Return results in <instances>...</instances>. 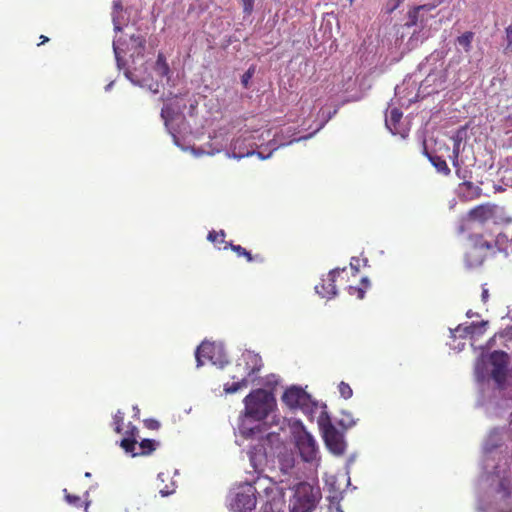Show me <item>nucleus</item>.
<instances>
[{"mask_svg":"<svg viewBox=\"0 0 512 512\" xmlns=\"http://www.w3.org/2000/svg\"><path fill=\"white\" fill-rule=\"evenodd\" d=\"M276 404L273 394L265 389H255L244 398V414L255 421H262Z\"/></svg>","mask_w":512,"mask_h":512,"instance_id":"f257e3e1","label":"nucleus"},{"mask_svg":"<svg viewBox=\"0 0 512 512\" xmlns=\"http://www.w3.org/2000/svg\"><path fill=\"white\" fill-rule=\"evenodd\" d=\"M318 492L309 483L302 482L296 485L291 499V512H311L317 503Z\"/></svg>","mask_w":512,"mask_h":512,"instance_id":"f03ea898","label":"nucleus"},{"mask_svg":"<svg viewBox=\"0 0 512 512\" xmlns=\"http://www.w3.org/2000/svg\"><path fill=\"white\" fill-rule=\"evenodd\" d=\"M282 400L290 408H299L308 415H313L318 409V403L299 387L287 389L282 396Z\"/></svg>","mask_w":512,"mask_h":512,"instance_id":"7ed1b4c3","label":"nucleus"},{"mask_svg":"<svg viewBox=\"0 0 512 512\" xmlns=\"http://www.w3.org/2000/svg\"><path fill=\"white\" fill-rule=\"evenodd\" d=\"M508 242V237L503 233H499L494 242L486 240L483 235H476L472 245L488 258L495 255L497 252H502L508 256L509 247L506 245Z\"/></svg>","mask_w":512,"mask_h":512,"instance_id":"20e7f679","label":"nucleus"},{"mask_svg":"<svg viewBox=\"0 0 512 512\" xmlns=\"http://www.w3.org/2000/svg\"><path fill=\"white\" fill-rule=\"evenodd\" d=\"M498 211L499 208L495 204H480L468 212L467 218L469 221L478 222L481 224H484L489 220H493L495 223L504 224H510L512 222L511 217H505L498 220Z\"/></svg>","mask_w":512,"mask_h":512,"instance_id":"39448f33","label":"nucleus"},{"mask_svg":"<svg viewBox=\"0 0 512 512\" xmlns=\"http://www.w3.org/2000/svg\"><path fill=\"white\" fill-rule=\"evenodd\" d=\"M489 361L492 365V379L499 387H503L507 379L508 354L504 351H494L490 354Z\"/></svg>","mask_w":512,"mask_h":512,"instance_id":"423d86ee","label":"nucleus"},{"mask_svg":"<svg viewBox=\"0 0 512 512\" xmlns=\"http://www.w3.org/2000/svg\"><path fill=\"white\" fill-rule=\"evenodd\" d=\"M243 359L245 360L246 364L251 362L252 367L247 368L248 371L246 373V376L242 377L241 379H239L236 382H233L232 384L226 383L224 385V391L227 394H233V393L237 392L238 390H240L241 388L247 387V385H248L247 377L252 376L253 374L257 373L261 369V366H262L261 358L258 355L248 352L246 354H243Z\"/></svg>","mask_w":512,"mask_h":512,"instance_id":"0eeeda50","label":"nucleus"},{"mask_svg":"<svg viewBox=\"0 0 512 512\" xmlns=\"http://www.w3.org/2000/svg\"><path fill=\"white\" fill-rule=\"evenodd\" d=\"M197 366H203L207 363H221V351L214 343L203 341L195 351Z\"/></svg>","mask_w":512,"mask_h":512,"instance_id":"6e6552de","label":"nucleus"},{"mask_svg":"<svg viewBox=\"0 0 512 512\" xmlns=\"http://www.w3.org/2000/svg\"><path fill=\"white\" fill-rule=\"evenodd\" d=\"M256 488L248 485L243 491L238 492L231 504L236 512H252L256 507Z\"/></svg>","mask_w":512,"mask_h":512,"instance_id":"1a4fd4ad","label":"nucleus"},{"mask_svg":"<svg viewBox=\"0 0 512 512\" xmlns=\"http://www.w3.org/2000/svg\"><path fill=\"white\" fill-rule=\"evenodd\" d=\"M323 438L327 448L333 454L340 456L345 452L346 444L343 435L332 424L324 427Z\"/></svg>","mask_w":512,"mask_h":512,"instance_id":"9d476101","label":"nucleus"},{"mask_svg":"<svg viewBox=\"0 0 512 512\" xmlns=\"http://www.w3.org/2000/svg\"><path fill=\"white\" fill-rule=\"evenodd\" d=\"M296 445L302 459L310 462L315 459L317 453L316 441L313 436L305 430L296 437Z\"/></svg>","mask_w":512,"mask_h":512,"instance_id":"9b49d317","label":"nucleus"},{"mask_svg":"<svg viewBox=\"0 0 512 512\" xmlns=\"http://www.w3.org/2000/svg\"><path fill=\"white\" fill-rule=\"evenodd\" d=\"M254 139L255 137L251 134L234 139L231 144L233 155L236 158H243L253 154V148L257 146V143L253 141Z\"/></svg>","mask_w":512,"mask_h":512,"instance_id":"f8f14e48","label":"nucleus"},{"mask_svg":"<svg viewBox=\"0 0 512 512\" xmlns=\"http://www.w3.org/2000/svg\"><path fill=\"white\" fill-rule=\"evenodd\" d=\"M340 269H333L329 272L327 279L315 286L316 292L322 297L331 298L337 294L335 281L340 273Z\"/></svg>","mask_w":512,"mask_h":512,"instance_id":"ddd939ff","label":"nucleus"},{"mask_svg":"<svg viewBox=\"0 0 512 512\" xmlns=\"http://www.w3.org/2000/svg\"><path fill=\"white\" fill-rule=\"evenodd\" d=\"M435 7L436 6L434 4H423V5H419V6L412 8L408 12V15H407L408 21L406 22L405 26L413 27L418 24H421L423 27L426 24L428 19L424 18V16L421 14V12L422 11L429 12V11L435 9Z\"/></svg>","mask_w":512,"mask_h":512,"instance_id":"4468645a","label":"nucleus"},{"mask_svg":"<svg viewBox=\"0 0 512 512\" xmlns=\"http://www.w3.org/2000/svg\"><path fill=\"white\" fill-rule=\"evenodd\" d=\"M482 189L471 181H464L459 185L460 198L469 201L481 196Z\"/></svg>","mask_w":512,"mask_h":512,"instance_id":"2eb2a0df","label":"nucleus"},{"mask_svg":"<svg viewBox=\"0 0 512 512\" xmlns=\"http://www.w3.org/2000/svg\"><path fill=\"white\" fill-rule=\"evenodd\" d=\"M146 39L142 35H132L128 50L131 51V57H143L145 51Z\"/></svg>","mask_w":512,"mask_h":512,"instance_id":"dca6fc26","label":"nucleus"},{"mask_svg":"<svg viewBox=\"0 0 512 512\" xmlns=\"http://www.w3.org/2000/svg\"><path fill=\"white\" fill-rule=\"evenodd\" d=\"M485 260V254H481L480 251L473 245L469 247L465 254V262L470 268L481 266Z\"/></svg>","mask_w":512,"mask_h":512,"instance_id":"f3484780","label":"nucleus"},{"mask_svg":"<svg viewBox=\"0 0 512 512\" xmlns=\"http://www.w3.org/2000/svg\"><path fill=\"white\" fill-rule=\"evenodd\" d=\"M230 248L233 252L236 253L238 257H245L248 262H264L263 256L256 254L252 255L249 251H247L244 247L241 245H235L231 242L225 243V246L223 249Z\"/></svg>","mask_w":512,"mask_h":512,"instance_id":"a211bd4d","label":"nucleus"},{"mask_svg":"<svg viewBox=\"0 0 512 512\" xmlns=\"http://www.w3.org/2000/svg\"><path fill=\"white\" fill-rule=\"evenodd\" d=\"M402 116H403V113L400 109L393 108L390 110L389 116L385 120L386 127L394 135L400 133L399 129H398V125L402 119Z\"/></svg>","mask_w":512,"mask_h":512,"instance_id":"6ab92c4d","label":"nucleus"},{"mask_svg":"<svg viewBox=\"0 0 512 512\" xmlns=\"http://www.w3.org/2000/svg\"><path fill=\"white\" fill-rule=\"evenodd\" d=\"M424 152L427 155L428 159L430 160L431 164L439 173L445 176H448L450 174L451 170L448 167L446 161L442 157L429 154L426 150V147H424Z\"/></svg>","mask_w":512,"mask_h":512,"instance_id":"aec40b11","label":"nucleus"},{"mask_svg":"<svg viewBox=\"0 0 512 512\" xmlns=\"http://www.w3.org/2000/svg\"><path fill=\"white\" fill-rule=\"evenodd\" d=\"M154 70L156 74L161 77H168L170 74V67L163 53H159L155 62Z\"/></svg>","mask_w":512,"mask_h":512,"instance_id":"412c9836","label":"nucleus"},{"mask_svg":"<svg viewBox=\"0 0 512 512\" xmlns=\"http://www.w3.org/2000/svg\"><path fill=\"white\" fill-rule=\"evenodd\" d=\"M370 282L367 277H363L360 282V286H349L348 293L352 296H356L358 299H363L366 290L369 288Z\"/></svg>","mask_w":512,"mask_h":512,"instance_id":"4be33fe9","label":"nucleus"},{"mask_svg":"<svg viewBox=\"0 0 512 512\" xmlns=\"http://www.w3.org/2000/svg\"><path fill=\"white\" fill-rule=\"evenodd\" d=\"M158 446V442L152 439H143L139 443V451L134 456H146L150 455L153 451L156 450Z\"/></svg>","mask_w":512,"mask_h":512,"instance_id":"5701e85b","label":"nucleus"},{"mask_svg":"<svg viewBox=\"0 0 512 512\" xmlns=\"http://www.w3.org/2000/svg\"><path fill=\"white\" fill-rule=\"evenodd\" d=\"M474 35L475 34L472 31H466L456 38V44L461 46L466 53H469L472 50Z\"/></svg>","mask_w":512,"mask_h":512,"instance_id":"b1692460","label":"nucleus"},{"mask_svg":"<svg viewBox=\"0 0 512 512\" xmlns=\"http://www.w3.org/2000/svg\"><path fill=\"white\" fill-rule=\"evenodd\" d=\"M123 10V6L121 1H114L113 2V12H112V21L114 25V30L117 32L122 31L123 29V23L120 19V14Z\"/></svg>","mask_w":512,"mask_h":512,"instance_id":"393cba45","label":"nucleus"},{"mask_svg":"<svg viewBox=\"0 0 512 512\" xmlns=\"http://www.w3.org/2000/svg\"><path fill=\"white\" fill-rule=\"evenodd\" d=\"M488 322L480 321V322H472L466 325V329H469V337L475 338L480 335H483L486 332Z\"/></svg>","mask_w":512,"mask_h":512,"instance_id":"a878e982","label":"nucleus"},{"mask_svg":"<svg viewBox=\"0 0 512 512\" xmlns=\"http://www.w3.org/2000/svg\"><path fill=\"white\" fill-rule=\"evenodd\" d=\"M63 493H64V497H65V500L68 504L74 506V507H81L83 505V501L81 500V498L77 495H73V494H70L67 489H64L63 490ZM85 510L88 509V506H89V501H88V492L86 493V498H85Z\"/></svg>","mask_w":512,"mask_h":512,"instance_id":"bb28decb","label":"nucleus"},{"mask_svg":"<svg viewBox=\"0 0 512 512\" xmlns=\"http://www.w3.org/2000/svg\"><path fill=\"white\" fill-rule=\"evenodd\" d=\"M137 445V440L133 437H125L121 440L120 446L125 450L126 453H130L133 457L134 454H137L135 451Z\"/></svg>","mask_w":512,"mask_h":512,"instance_id":"cd10ccee","label":"nucleus"},{"mask_svg":"<svg viewBox=\"0 0 512 512\" xmlns=\"http://www.w3.org/2000/svg\"><path fill=\"white\" fill-rule=\"evenodd\" d=\"M124 416L125 414L121 410H117L113 415L112 425L114 427V431L118 434L122 433L123 431Z\"/></svg>","mask_w":512,"mask_h":512,"instance_id":"c85d7f7f","label":"nucleus"},{"mask_svg":"<svg viewBox=\"0 0 512 512\" xmlns=\"http://www.w3.org/2000/svg\"><path fill=\"white\" fill-rule=\"evenodd\" d=\"M225 236H226V234H225V232L223 230H220L218 232L217 231H210L208 233L207 239L210 242L214 243L215 245L221 244V243L225 244L226 243L225 242Z\"/></svg>","mask_w":512,"mask_h":512,"instance_id":"c756f323","label":"nucleus"},{"mask_svg":"<svg viewBox=\"0 0 512 512\" xmlns=\"http://www.w3.org/2000/svg\"><path fill=\"white\" fill-rule=\"evenodd\" d=\"M338 391L341 395L342 398L344 399H350L353 395V390L351 388V386L344 382V381H341L338 385Z\"/></svg>","mask_w":512,"mask_h":512,"instance_id":"7c9ffc66","label":"nucleus"},{"mask_svg":"<svg viewBox=\"0 0 512 512\" xmlns=\"http://www.w3.org/2000/svg\"><path fill=\"white\" fill-rule=\"evenodd\" d=\"M506 45L504 51L506 53L512 52V24L505 28Z\"/></svg>","mask_w":512,"mask_h":512,"instance_id":"2f4dec72","label":"nucleus"},{"mask_svg":"<svg viewBox=\"0 0 512 512\" xmlns=\"http://www.w3.org/2000/svg\"><path fill=\"white\" fill-rule=\"evenodd\" d=\"M454 337L459 336L460 338L469 337V329H466V325H458L453 331Z\"/></svg>","mask_w":512,"mask_h":512,"instance_id":"473e14b6","label":"nucleus"},{"mask_svg":"<svg viewBox=\"0 0 512 512\" xmlns=\"http://www.w3.org/2000/svg\"><path fill=\"white\" fill-rule=\"evenodd\" d=\"M253 73H254V69H251V68H250V69H248V70H247V71L242 75V77H241V82H242V84H243V86H244L245 88H247V87H248L249 82H250V80H251V78H252V76H253Z\"/></svg>","mask_w":512,"mask_h":512,"instance_id":"72a5a7b5","label":"nucleus"},{"mask_svg":"<svg viewBox=\"0 0 512 512\" xmlns=\"http://www.w3.org/2000/svg\"><path fill=\"white\" fill-rule=\"evenodd\" d=\"M172 109L169 106H164L161 110V117L164 119L165 123L169 121L171 118Z\"/></svg>","mask_w":512,"mask_h":512,"instance_id":"f704fd0d","label":"nucleus"},{"mask_svg":"<svg viewBox=\"0 0 512 512\" xmlns=\"http://www.w3.org/2000/svg\"><path fill=\"white\" fill-rule=\"evenodd\" d=\"M243 1V10L246 14H251L254 6V0H242Z\"/></svg>","mask_w":512,"mask_h":512,"instance_id":"c9c22d12","label":"nucleus"},{"mask_svg":"<svg viewBox=\"0 0 512 512\" xmlns=\"http://www.w3.org/2000/svg\"><path fill=\"white\" fill-rule=\"evenodd\" d=\"M145 426L148 429L156 430L160 427V423L155 419H147V420H145Z\"/></svg>","mask_w":512,"mask_h":512,"instance_id":"e433bc0d","label":"nucleus"},{"mask_svg":"<svg viewBox=\"0 0 512 512\" xmlns=\"http://www.w3.org/2000/svg\"><path fill=\"white\" fill-rule=\"evenodd\" d=\"M137 435H138L137 427L132 424H129L128 429L126 431V437H133L134 439H136Z\"/></svg>","mask_w":512,"mask_h":512,"instance_id":"4c0bfd02","label":"nucleus"},{"mask_svg":"<svg viewBox=\"0 0 512 512\" xmlns=\"http://www.w3.org/2000/svg\"><path fill=\"white\" fill-rule=\"evenodd\" d=\"M452 159V165L455 167L456 169V175L460 178V179H465L466 178V175H460V164H459V158H455V157H451Z\"/></svg>","mask_w":512,"mask_h":512,"instance_id":"58836bf2","label":"nucleus"},{"mask_svg":"<svg viewBox=\"0 0 512 512\" xmlns=\"http://www.w3.org/2000/svg\"><path fill=\"white\" fill-rule=\"evenodd\" d=\"M113 50H114L115 57H116L117 61L119 62L121 53L124 52V50L121 49L119 46V40L113 42Z\"/></svg>","mask_w":512,"mask_h":512,"instance_id":"ea45409f","label":"nucleus"},{"mask_svg":"<svg viewBox=\"0 0 512 512\" xmlns=\"http://www.w3.org/2000/svg\"><path fill=\"white\" fill-rule=\"evenodd\" d=\"M351 268L358 273L359 272V259L356 257H353L350 262Z\"/></svg>","mask_w":512,"mask_h":512,"instance_id":"a19ab883","label":"nucleus"},{"mask_svg":"<svg viewBox=\"0 0 512 512\" xmlns=\"http://www.w3.org/2000/svg\"><path fill=\"white\" fill-rule=\"evenodd\" d=\"M460 155V143L456 142L453 146L452 157L459 158Z\"/></svg>","mask_w":512,"mask_h":512,"instance_id":"79ce46f5","label":"nucleus"},{"mask_svg":"<svg viewBox=\"0 0 512 512\" xmlns=\"http://www.w3.org/2000/svg\"><path fill=\"white\" fill-rule=\"evenodd\" d=\"M40 39H41V42L38 44V46H40V45H42V44H44V43L49 41V38L47 36H44V35H41Z\"/></svg>","mask_w":512,"mask_h":512,"instance_id":"37998d69","label":"nucleus"},{"mask_svg":"<svg viewBox=\"0 0 512 512\" xmlns=\"http://www.w3.org/2000/svg\"><path fill=\"white\" fill-rule=\"evenodd\" d=\"M488 296H489L488 290L487 289H483V291H482V299H483V301H487Z\"/></svg>","mask_w":512,"mask_h":512,"instance_id":"c03bdc74","label":"nucleus"},{"mask_svg":"<svg viewBox=\"0 0 512 512\" xmlns=\"http://www.w3.org/2000/svg\"><path fill=\"white\" fill-rule=\"evenodd\" d=\"M509 247V255L512 253V239L506 244Z\"/></svg>","mask_w":512,"mask_h":512,"instance_id":"a18cd8bd","label":"nucleus"},{"mask_svg":"<svg viewBox=\"0 0 512 512\" xmlns=\"http://www.w3.org/2000/svg\"><path fill=\"white\" fill-rule=\"evenodd\" d=\"M507 122L510 124V126L512 127V113L510 115H508L507 117Z\"/></svg>","mask_w":512,"mask_h":512,"instance_id":"49530a36","label":"nucleus"},{"mask_svg":"<svg viewBox=\"0 0 512 512\" xmlns=\"http://www.w3.org/2000/svg\"><path fill=\"white\" fill-rule=\"evenodd\" d=\"M160 493H161V495H162V496H167V495H169V494H170V492H169V491H166V490H163V489H162V490H160Z\"/></svg>","mask_w":512,"mask_h":512,"instance_id":"de8ad7c7","label":"nucleus"},{"mask_svg":"<svg viewBox=\"0 0 512 512\" xmlns=\"http://www.w3.org/2000/svg\"><path fill=\"white\" fill-rule=\"evenodd\" d=\"M279 146H281V144L276 145V143H274V144L271 146V149L275 150V149H277Z\"/></svg>","mask_w":512,"mask_h":512,"instance_id":"09e8293b","label":"nucleus"},{"mask_svg":"<svg viewBox=\"0 0 512 512\" xmlns=\"http://www.w3.org/2000/svg\"><path fill=\"white\" fill-rule=\"evenodd\" d=\"M497 512H512V509L511 510H499Z\"/></svg>","mask_w":512,"mask_h":512,"instance_id":"8fccbe9b","label":"nucleus"},{"mask_svg":"<svg viewBox=\"0 0 512 512\" xmlns=\"http://www.w3.org/2000/svg\"><path fill=\"white\" fill-rule=\"evenodd\" d=\"M300 139H293V140H290L289 144L295 142V141H299Z\"/></svg>","mask_w":512,"mask_h":512,"instance_id":"3c124183","label":"nucleus"},{"mask_svg":"<svg viewBox=\"0 0 512 512\" xmlns=\"http://www.w3.org/2000/svg\"><path fill=\"white\" fill-rule=\"evenodd\" d=\"M90 476H91V474L89 472L85 473V477H90Z\"/></svg>","mask_w":512,"mask_h":512,"instance_id":"603ef678","label":"nucleus"},{"mask_svg":"<svg viewBox=\"0 0 512 512\" xmlns=\"http://www.w3.org/2000/svg\"><path fill=\"white\" fill-rule=\"evenodd\" d=\"M353 1H354V0H349L350 4H352V3H353Z\"/></svg>","mask_w":512,"mask_h":512,"instance_id":"864d4df0","label":"nucleus"}]
</instances>
